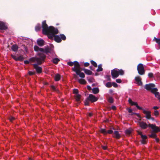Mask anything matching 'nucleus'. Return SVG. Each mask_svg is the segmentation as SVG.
I'll list each match as a JSON object with an SVG mask.
<instances>
[{
  "mask_svg": "<svg viewBox=\"0 0 160 160\" xmlns=\"http://www.w3.org/2000/svg\"><path fill=\"white\" fill-rule=\"evenodd\" d=\"M42 27L43 34L47 35L49 38L52 40L54 38V40L58 42H61L62 39L65 40L66 39L65 36L63 34H60L59 36L55 35V34L58 33V30L52 26H51L48 27L46 23V20L42 22Z\"/></svg>",
  "mask_w": 160,
  "mask_h": 160,
  "instance_id": "obj_1",
  "label": "nucleus"
},
{
  "mask_svg": "<svg viewBox=\"0 0 160 160\" xmlns=\"http://www.w3.org/2000/svg\"><path fill=\"white\" fill-rule=\"evenodd\" d=\"M72 70L73 71L75 72L77 75H79L80 77L82 78H85V75L84 74L83 72H81L80 65L78 62H74V67L72 68Z\"/></svg>",
  "mask_w": 160,
  "mask_h": 160,
  "instance_id": "obj_2",
  "label": "nucleus"
},
{
  "mask_svg": "<svg viewBox=\"0 0 160 160\" xmlns=\"http://www.w3.org/2000/svg\"><path fill=\"white\" fill-rule=\"evenodd\" d=\"M38 55L40 58L34 57L30 59V61L33 62H37L38 64H41L43 62L46 58L45 55L42 53H38Z\"/></svg>",
  "mask_w": 160,
  "mask_h": 160,
  "instance_id": "obj_3",
  "label": "nucleus"
},
{
  "mask_svg": "<svg viewBox=\"0 0 160 160\" xmlns=\"http://www.w3.org/2000/svg\"><path fill=\"white\" fill-rule=\"evenodd\" d=\"M124 74V71L122 69H118L115 68L111 71V74L112 78H117L119 75H122Z\"/></svg>",
  "mask_w": 160,
  "mask_h": 160,
  "instance_id": "obj_4",
  "label": "nucleus"
},
{
  "mask_svg": "<svg viewBox=\"0 0 160 160\" xmlns=\"http://www.w3.org/2000/svg\"><path fill=\"white\" fill-rule=\"evenodd\" d=\"M34 50L36 51H40L42 52L47 53L50 52V49L48 47H46L45 49L42 48H39L38 46H35L34 47Z\"/></svg>",
  "mask_w": 160,
  "mask_h": 160,
  "instance_id": "obj_5",
  "label": "nucleus"
},
{
  "mask_svg": "<svg viewBox=\"0 0 160 160\" xmlns=\"http://www.w3.org/2000/svg\"><path fill=\"white\" fill-rule=\"evenodd\" d=\"M137 70L140 75H143L145 73V71L143 65L142 64H139L137 67Z\"/></svg>",
  "mask_w": 160,
  "mask_h": 160,
  "instance_id": "obj_6",
  "label": "nucleus"
},
{
  "mask_svg": "<svg viewBox=\"0 0 160 160\" xmlns=\"http://www.w3.org/2000/svg\"><path fill=\"white\" fill-rule=\"evenodd\" d=\"M148 127H150L153 131L155 133L160 132V127L156 126L155 125L153 124H148Z\"/></svg>",
  "mask_w": 160,
  "mask_h": 160,
  "instance_id": "obj_7",
  "label": "nucleus"
},
{
  "mask_svg": "<svg viewBox=\"0 0 160 160\" xmlns=\"http://www.w3.org/2000/svg\"><path fill=\"white\" fill-rule=\"evenodd\" d=\"M138 134L141 136V138H142L141 142L142 144H145L147 142V136L146 135H143L142 133L141 132L138 131Z\"/></svg>",
  "mask_w": 160,
  "mask_h": 160,
  "instance_id": "obj_8",
  "label": "nucleus"
},
{
  "mask_svg": "<svg viewBox=\"0 0 160 160\" xmlns=\"http://www.w3.org/2000/svg\"><path fill=\"white\" fill-rule=\"evenodd\" d=\"M87 99L92 102H93L96 101L98 100V98L93 95L91 94L89 95Z\"/></svg>",
  "mask_w": 160,
  "mask_h": 160,
  "instance_id": "obj_9",
  "label": "nucleus"
},
{
  "mask_svg": "<svg viewBox=\"0 0 160 160\" xmlns=\"http://www.w3.org/2000/svg\"><path fill=\"white\" fill-rule=\"evenodd\" d=\"M128 101L129 103L131 104V105L132 106H133V105L135 106H136V107L138 109H139V110L142 109V107H139L138 105L137 102H133L132 101V100L130 98L129 99Z\"/></svg>",
  "mask_w": 160,
  "mask_h": 160,
  "instance_id": "obj_10",
  "label": "nucleus"
},
{
  "mask_svg": "<svg viewBox=\"0 0 160 160\" xmlns=\"http://www.w3.org/2000/svg\"><path fill=\"white\" fill-rule=\"evenodd\" d=\"M143 112L146 115V117L148 119H149L151 118V112L148 110H146L143 109Z\"/></svg>",
  "mask_w": 160,
  "mask_h": 160,
  "instance_id": "obj_11",
  "label": "nucleus"
},
{
  "mask_svg": "<svg viewBox=\"0 0 160 160\" xmlns=\"http://www.w3.org/2000/svg\"><path fill=\"white\" fill-rule=\"evenodd\" d=\"M155 87L154 84L150 83L146 84L145 86V88L148 91H151L152 89Z\"/></svg>",
  "mask_w": 160,
  "mask_h": 160,
  "instance_id": "obj_12",
  "label": "nucleus"
},
{
  "mask_svg": "<svg viewBox=\"0 0 160 160\" xmlns=\"http://www.w3.org/2000/svg\"><path fill=\"white\" fill-rule=\"evenodd\" d=\"M151 92L153 93L155 95L156 98L159 97V92H158V89L157 88H152L151 90Z\"/></svg>",
  "mask_w": 160,
  "mask_h": 160,
  "instance_id": "obj_13",
  "label": "nucleus"
},
{
  "mask_svg": "<svg viewBox=\"0 0 160 160\" xmlns=\"http://www.w3.org/2000/svg\"><path fill=\"white\" fill-rule=\"evenodd\" d=\"M135 80L137 84L139 85H142V82L141 81V78L139 76L136 77L135 78Z\"/></svg>",
  "mask_w": 160,
  "mask_h": 160,
  "instance_id": "obj_14",
  "label": "nucleus"
},
{
  "mask_svg": "<svg viewBox=\"0 0 160 160\" xmlns=\"http://www.w3.org/2000/svg\"><path fill=\"white\" fill-rule=\"evenodd\" d=\"M139 124L140 127L143 129L146 128L148 126V125L146 123L143 122H139Z\"/></svg>",
  "mask_w": 160,
  "mask_h": 160,
  "instance_id": "obj_15",
  "label": "nucleus"
},
{
  "mask_svg": "<svg viewBox=\"0 0 160 160\" xmlns=\"http://www.w3.org/2000/svg\"><path fill=\"white\" fill-rule=\"evenodd\" d=\"M33 65L37 73H40L42 72V68L41 67H38L37 64H34Z\"/></svg>",
  "mask_w": 160,
  "mask_h": 160,
  "instance_id": "obj_16",
  "label": "nucleus"
},
{
  "mask_svg": "<svg viewBox=\"0 0 160 160\" xmlns=\"http://www.w3.org/2000/svg\"><path fill=\"white\" fill-rule=\"evenodd\" d=\"M44 42L42 39H38L37 41V43L39 46H42L44 45Z\"/></svg>",
  "mask_w": 160,
  "mask_h": 160,
  "instance_id": "obj_17",
  "label": "nucleus"
},
{
  "mask_svg": "<svg viewBox=\"0 0 160 160\" xmlns=\"http://www.w3.org/2000/svg\"><path fill=\"white\" fill-rule=\"evenodd\" d=\"M7 29V27L5 25L4 23L2 22H0V29L6 30Z\"/></svg>",
  "mask_w": 160,
  "mask_h": 160,
  "instance_id": "obj_18",
  "label": "nucleus"
},
{
  "mask_svg": "<svg viewBox=\"0 0 160 160\" xmlns=\"http://www.w3.org/2000/svg\"><path fill=\"white\" fill-rule=\"evenodd\" d=\"M82 70L84 71V72L86 74L88 75H91L92 73V72L89 70L86 69H85V68H83L82 69Z\"/></svg>",
  "mask_w": 160,
  "mask_h": 160,
  "instance_id": "obj_19",
  "label": "nucleus"
},
{
  "mask_svg": "<svg viewBox=\"0 0 160 160\" xmlns=\"http://www.w3.org/2000/svg\"><path fill=\"white\" fill-rule=\"evenodd\" d=\"M78 82L82 84H86V82L85 80L83 79H80L78 80Z\"/></svg>",
  "mask_w": 160,
  "mask_h": 160,
  "instance_id": "obj_20",
  "label": "nucleus"
},
{
  "mask_svg": "<svg viewBox=\"0 0 160 160\" xmlns=\"http://www.w3.org/2000/svg\"><path fill=\"white\" fill-rule=\"evenodd\" d=\"M60 76L59 74H57L55 76L54 79L56 81H58L60 79Z\"/></svg>",
  "mask_w": 160,
  "mask_h": 160,
  "instance_id": "obj_21",
  "label": "nucleus"
},
{
  "mask_svg": "<svg viewBox=\"0 0 160 160\" xmlns=\"http://www.w3.org/2000/svg\"><path fill=\"white\" fill-rule=\"evenodd\" d=\"M114 137L117 138H119L120 136V134L117 131H115L114 132Z\"/></svg>",
  "mask_w": 160,
  "mask_h": 160,
  "instance_id": "obj_22",
  "label": "nucleus"
},
{
  "mask_svg": "<svg viewBox=\"0 0 160 160\" xmlns=\"http://www.w3.org/2000/svg\"><path fill=\"white\" fill-rule=\"evenodd\" d=\"M18 48V47L17 45H14L12 47V49L14 51H16Z\"/></svg>",
  "mask_w": 160,
  "mask_h": 160,
  "instance_id": "obj_23",
  "label": "nucleus"
},
{
  "mask_svg": "<svg viewBox=\"0 0 160 160\" xmlns=\"http://www.w3.org/2000/svg\"><path fill=\"white\" fill-rule=\"evenodd\" d=\"M60 61V59L57 58H55L52 59L53 62L55 64H57Z\"/></svg>",
  "mask_w": 160,
  "mask_h": 160,
  "instance_id": "obj_24",
  "label": "nucleus"
},
{
  "mask_svg": "<svg viewBox=\"0 0 160 160\" xmlns=\"http://www.w3.org/2000/svg\"><path fill=\"white\" fill-rule=\"evenodd\" d=\"M99 89L98 88H94L92 89V92L94 94H97L99 92Z\"/></svg>",
  "mask_w": 160,
  "mask_h": 160,
  "instance_id": "obj_25",
  "label": "nucleus"
},
{
  "mask_svg": "<svg viewBox=\"0 0 160 160\" xmlns=\"http://www.w3.org/2000/svg\"><path fill=\"white\" fill-rule=\"evenodd\" d=\"M41 28L40 24H38L35 27V30L36 31H38L40 30Z\"/></svg>",
  "mask_w": 160,
  "mask_h": 160,
  "instance_id": "obj_26",
  "label": "nucleus"
},
{
  "mask_svg": "<svg viewBox=\"0 0 160 160\" xmlns=\"http://www.w3.org/2000/svg\"><path fill=\"white\" fill-rule=\"evenodd\" d=\"M105 86L107 88H111L112 86V83L110 82H108L106 83Z\"/></svg>",
  "mask_w": 160,
  "mask_h": 160,
  "instance_id": "obj_27",
  "label": "nucleus"
},
{
  "mask_svg": "<svg viewBox=\"0 0 160 160\" xmlns=\"http://www.w3.org/2000/svg\"><path fill=\"white\" fill-rule=\"evenodd\" d=\"M75 98L76 100L77 101H78L80 100L81 98L80 95L79 94H77L75 96Z\"/></svg>",
  "mask_w": 160,
  "mask_h": 160,
  "instance_id": "obj_28",
  "label": "nucleus"
},
{
  "mask_svg": "<svg viewBox=\"0 0 160 160\" xmlns=\"http://www.w3.org/2000/svg\"><path fill=\"white\" fill-rule=\"evenodd\" d=\"M91 63L95 67H97V65L96 63L94 61H93L91 60Z\"/></svg>",
  "mask_w": 160,
  "mask_h": 160,
  "instance_id": "obj_29",
  "label": "nucleus"
},
{
  "mask_svg": "<svg viewBox=\"0 0 160 160\" xmlns=\"http://www.w3.org/2000/svg\"><path fill=\"white\" fill-rule=\"evenodd\" d=\"M102 70V66L101 65H99L98 66V68L97 69V71L100 72Z\"/></svg>",
  "mask_w": 160,
  "mask_h": 160,
  "instance_id": "obj_30",
  "label": "nucleus"
},
{
  "mask_svg": "<svg viewBox=\"0 0 160 160\" xmlns=\"http://www.w3.org/2000/svg\"><path fill=\"white\" fill-rule=\"evenodd\" d=\"M23 59V58L22 56H18V61H22Z\"/></svg>",
  "mask_w": 160,
  "mask_h": 160,
  "instance_id": "obj_31",
  "label": "nucleus"
},
{
  "mask_svg": "<svg viewBox=\"0 0 160 160\" xmlns=\"http://www.w3.org/2000/svg\"><path fill=\"white\" fill-rule=\"evenodd\" d=\"M149 136L151 138H155L157 137V135L154 133H152L149 135Z\"/></svg>",
  "mask_w": 160,
  "mask_h": 160,
  "instance_id": "obj_32",
  "label": "nucleus"
},
{
  "mask_svg": "<svg viewBox=\"0 0 160 160\" xmlns=\"http://www.w3.org/2000/svg\"><path fill=\"white\" fill-rule=\"evenodd\" d=\"M100 132L103 133L104 134H106L107 133V132L106 131V130L104 129H101L100 130Z\"/></svg>",
  "mask_w": 160,
  "mask_h": 160,
  "instance_id": "obj_33",
  "label": "nucleus"
},
{
  "mask_svg": "<svg viewBox=\"0 0 160 160\" xmlns=\"http://www.w3.org/2000/svg\"><path fill=\"white\" fill-rule=\"evenodd\" d=\"M88 81L90 82H94V80L93 78H90L88 79Z\"/></svg>",
  "mask_w": 160,
  "mask_h": 160,
  "instance_id": "obj_34",
  "label": "nucleus"
},
{
  "mask_svg": "<svg viewBox=\"0 0 160 160\" xmlns=\"http://www.w3.org/2000/svg\"><path fill=\"white\" fill-rule=\"evenodd\" d=\"M131 133V131L130 130L128 129L125 131V133L126 134L129 135Z\"/></svg>",
  "mask_w": 160,
  "mask_h": 160,
  "instance_id": "obj_35",
  "label": "nucleus"
},
{
  "mask_svg": "<svg viewBox=\"0 0 160 160\" xmlns=\"http://www.w3.org/2000/svg\"><path fill=\"white\" fill-rule=\"evenodd\" d=\"M68 64L70 66H72L74 65V62H68Z\"/></svg>",
  "mask_w": 160,
  "mask_h": 160,
  "instance_id": "obj_36",
  "label": "nucleus"
},
{
  "mask_svg": "<svg viewBox=\"0 0 160 160\" xmlns=\"http://www.w3.org/2000/svg\"><path fill=\"white\" fill-rule=\"evenodd\" d=\"M12 58L16 61H18V56L15 55H12Z\"/></svg>",
  "mask_w": 160,
  "mask_h": 160,
  "instance_id": "obj_37",
  "label": "nucleus"
},
{
  "mask_svg": "<svg viewBox=\"0 0 160 160\" xmlns=\"http://www.w3.org/2000/svg\"><path fill=\"white\" fill-rule=\"evenodd\" d=\"M112 86H113L115 88H117L118 86V84L115 82H112Z\"/></svg>",
  "mask_w": 160,
  "mask_h": 160,
  "instance_id": "obj_38",
  "label": "nucleus"
},
{
  "mask_svg": "<svg viewBox=\"0 0 160 160\" xmlns=\"http://www.w3.org/2000/svg\"><path fill=\"white\" fill-rule=\"evenodd\" d=\"M153 74L152 72H150L148 74V76L149 78L153 77Z\"/></svg>",
  "mask_w": 160,
  "mask_h": 160,
  "instance_id": "obj_39",
  "label": "nucleus"
},
{
  "mask_svg": "<svg viewBox=\"0 0 160 160\" xmlns=\"http://www.w3.org/2000/svg\"><path fill=\"white\" fill-rule=\"evenodd\" d=\"M159 112H158L157 111V110H156V111H154V115L156 116H158V115H159Z\"/></svg>",
  "mask_w": 160,
  "mask_h": 160,
  "instance_id": "obj_40",
  "label": "nucleus"
},
{
  "mask_svg": "<svg viewBox=\"0 0 160 160\" xmlns=\"http://www.w3.org/2000/svg\"><path fill=\"white\" fill-rule=\"evenodd\" d=\"M108 101L109 102L112 103L113 102V99L112 98H109L108 99Z\"/></svg>",
  "mask_w": 160,
  "mask_h": 160,
  "instance_id": "obj_41",
  "label": "nucleus"
},
{
  "mask_svg": "<svg viewBox=\"0 0 160 160\" xmlns=\"http://www.w3.org/2000/svg\"><path fill=\"white\" fill-rule=\"evenodd\" d=\"M116 82L118 83H121L122 82V80L120 79H117L116 80Z\"/></svg>",
  "mask_w": 160,
  "mask_h": 160,
  "instance_id": "obj_42",
  "label": "nucleus"
},
{
  "mask_svg": "<svg viewBox=\"0 0 160 160\" xmlns=\"http://www.w3.org/2000/svg\"><path fill=\"white\" fill-rule=\"evenodd\" d=\"M73 93H78V90L77 89H74L73 90Z\"/></svg>",
  "mask_w": 160,
  "mask_h": 160,
  "instance_id": "obj_43",
  "label": "nucleus"
},
{
  "mask_svg": "<svg viewBox=\"0 0 160 160\" xmlns=\"http://www.w3.org/2000/svg\"><path fill=\"white\" fill-rule=\"evenodd\" d=\"M28 73L29 75H32L34 74H35V73L32 71H29L28 72Z\"/></svg>",
  "mask_w": 160,
  "mask_h": 160,
  "instance_id": "obj_44",
  "label": "nucleus"
},
{
  "mask_svg": "<svg viewBox=\"0 0 160 160\" xmlns=\"http://www.w3.org/2000/svg\"><path fill=\"white\" fill-rule=\"evenodd\" d=\"M113 131L112 130H109L107 132V133H109V134H111L113 132Z\"/></svg>",
  "mask_w": 160,
  "mask_h": 160,
  "instance_id": "obj_45",
  "label": "nucleus"
},
{
  "mask_svg": "<svg viewBox=\"0 0 160 160\" xmlns=\"http://www.w3.org/2000/svg\"><path fill=\"white\" fill-rule=\"evenodd\" d=\"M84 66L85 67H88L89 65V63L88 62H85L84 64Z\"/></svg>",
  "mask_w": 160,
  "mask_h": 160,
  "instance_id": "obj_46",
  "label": "nucleus"
},
{
  "mask_svg": "<svg viewBox=\"0 0 160 160\" xmlns=\"http://www.w3.org/2000/svg\"><path fill=\"white\" fill-rule=\"evenodd\" d=\"M14 118L12 117H11L9 118V120L11 122H12L13 120H14Z\"/></svg>",
  "mask_w": 160,
  "mask_h": 160,
  "instance_id": "obj_47",
  "label": "nucleus"
},
{
  "mask_svg": "<svg viewBox=\"0 0 160 160\" xmlns=\"http://www.w3.org/2000/svg\"><path fill=\"white\" fill-rule=\"evenodd\" d=\"M88 100L87 99V100H86L85 102V105H88V104H89V103H88Z\"/></svg>",
  "mask_w": 160,
  "mask_h": 160,
  "instance_id": "obj_48",
  "label": "nucleus"
},
{
  "mask_svg": "<svg viewBox=\"0 0 160 160\" xmlns=\"http://www.w3.org/2000/svg\"><path fill=\"white\" fill-rule=\"evenodd\" d=\"M51 88L53 90H55V88L54 86H53V85L52 86H51Z\"/></svg>",
  "mask_w": 160,
  "mask_h": 160,
  "instance_id": "obj_49",
  "label": "nucleus"
},
{
  "mask_svg": "<svg viewBox=\"0 0 160 160\" xmlns=\"http://www.w3.org/2000/svg\"><path fill=\"white\" fill-rule=\"evenodd\" d=\"M158 108H159L157 106H154L153 108L155 110L158 109Z\"/></svg>",
  "mask_w": 160,
  "mask_h": 160,
  "instance_id": "obj_50",
  "label": "nucleus"
},
{
  "mask_svg": "<svg viewBox=\"0 0 160 160\" xmlns=\"http://www.w3.org/2000/svg\"><path fill=\"white\" fill-rule=\"evenodd\" d=\"M24 62L25 64H28L29 63V62L28 61L26 60V61H24Z\"/></svg>",
  "mask_w": 160,
  "mask_h": 160,
  "instance_id": "obj_51",
  "label": "nucleus"
},
{
  "mask_svg": "<svg viewBox=\"0 0 160 160\" xmlns=\"http://www.w3.org/2000/svg\"><path fill=\"white\" fill-rule=\"evenodd\" d=\"M102 148L103 150H105L107 148V147L106 146H103L102 147Z\"/></svg>",
  "mask_w": 160,
  "mask_h": 160,
  "instance_id": "obj_52",
  "label": "nucleus"
},
{
  "mask_svg": "<svg viewBox=\"0 0 160 160\" xmlns=\"http://www.w3.org/2000/svg\"><path fill=\"white\" fill-rule=\"evenodd\" d=\"M87 89L89 90H90L91 89V88L90 86H87Z\"/></svg>",
  "mask_w": 160,
  "mask_h": 160,
  "instance_id": "obj_53",
  "label": "nucleus"
},
{
  "mask_svg": "<svg viewBox=\"0 0 160 160\" xmlns=\"http://www.w3.org/2000/svg\"><path fill=\"white\" fill-rule=\"evenodd\" d=\"M128 111L129 112L131 113L132 112V110L131 109H128Z\"/></svg>",
  "mask_w": 160,
  "mask_h": 160,
  "instance_id": "obj_54",
  "label": "nucleus"
},
{
  "mask_svg": "<svg viewBox=\"0 0 160 160\" xmlns=\"http://www.w3.org/2000/svg\"><path fill=\"white\" fill-rule=\"evenodd\" d=\"M112 108L113 109V110H114L116 109V107L115 106H112Z\"/></svg>",
  "mask_w": 160,
  "mask_h": 160,
  "instance_id": "obj_55",
  "label": "nucleus"
},
{
  "mask_svg": "<svg viewBox=\"0 0 160 160\" xmlns=\"http://www.w3.org/2000/svg\"><path fill=\"white\" fill-rule=\"evenodd\" d=\"M155 140L157 142H158L159 141V139L156 138V137L155 138Z\"/></svg>",
  "mask_w": 160,
  "mask_h": 160,
  "instance_id": "obj_56",
  "label": "nucleus"
},
{
  "mask_svg": "<svg viewBox=\"0 0 160 160\" xmlns=\"http://www.w3.org/2000/svg\"><path fill=\"white\" fill-rule=\"evenodd\" d=\"M107 77H108V80H110V76H107Z\"/></svg>",
  "mask_w": 160,
  "mask_h": 160,
  "instance_id": "obj_57",
  "label": "nucleus"
},
{
  "mask_svg": "<svg viewBox=\"0 0 160 160\" xmlns=\"http://www.w3.org/2000/svg\"><path fill=\"white\" fill-rule=\"evenodd\" d=\"M92 115V113H89V116H91Z\"/></svg>",
  "mask_w": 160,
  "mask_h": 160,
  "instance_id": "obj_58",
  "label": "nucleus"
},
{
  "mask_svg": "<svg viewBox=\"0 0 160 160\" xmlns=\"http://www.w3.org/2000/svg\"><path fill=\"white\" fill-rule=\"evenodd\" d=\"M29 160H32L31 158H29Z\"/></svg>",
  "mask_w": 160,
  "mask_h": 160,
  "instance_id": "obj_59",
  "label": "nucleus"
}]
</instances>
